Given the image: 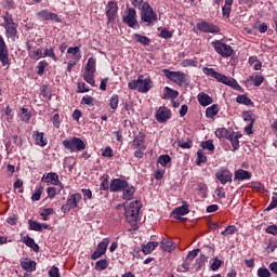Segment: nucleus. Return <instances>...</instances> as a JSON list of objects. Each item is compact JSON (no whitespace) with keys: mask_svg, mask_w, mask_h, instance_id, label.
Listing matches in <instances>:
<instances>
[{"mask_svg":"<svg viewBox=\"0 0 277 277\" xmlns=\"http://www.w3.org/2000/svg\"><path fill=\"white\" fill-rule=\"evenodd\" d=\"M128 182L122 179H115L110 183V192H122L127 187Z\"/></svg>","mask_w":277,"mask_h":277,"instance_id":"nucleus-16","label":"nucleus"},{"mask_svg":"<svg viewBox=\"0 0 277 277\" xmlns=\"http://www.w3.org/2000/svg\"><path fill=\"white\" fill-rule=\"evenodd\" d=\"M50 277H60V268L57 266H52L49 271Z\"/></svg>","mask_w":277,"mask_h":277,"instance_id":"nucleus-57","label":"nucleus"},{"mask_svg":"<svg viewBox=\"0 0 277 277\" xmlns=\"http://www.w3.org/2000/svg\"><path fill=\"white\" fill-rule=\"evenodd\" d=\"M94 72L95 71L84 70L83 79L84 81H87V83H90V85H95Z\"/></svg>","mask_w":277,"mask_h":277,"instance_id":"nucleus-35","label":"nucleus"},{"mask_svg":"<svg viewBox=\"0 0 277 277\" xmlns=\"http://www.w3.org/2000/svg\"><path fill=\"white\" fill-rule=\"evenodd\" d=\"M217 111H220L217 104H213L206 109V116L207 118H213L214 116H217Z\"/></svg>","mask_w":277,"mask_h":277,"instance_id":"nucleus-33","label":"nucleus"},{"mask_svg":"<svg viewBox=\"0 0 277 277\" xmlns=\"http://www.w3.org/2000/svg\"><path fill=\"white\" fill-rule=\"evenodd\" d=\"M199 252H200V249H195V250L188 252L184 263L182 264V267H183V269H185V272L189 271V267L192 266L194 259H196V256H198Z\"/></svg>","mask_w":277,"mask_h":277,"instance_id":"nucleus-15","label":"nucleus"},{"mask_svg":"<svg viewBox=\"0 0 277 277\" xmlns=\"http://www.w3.org/2000/svg\"><path fill=\"white\" fill-rule=\"evenodd\" d=\"M140 209H142V202L140 200L132 201L129 205H124L126 220L127 222H129V224H131V226H135V224H137Z\"/></svg>","mask_w":277,"mask_h":277,"instance_id":"nucleus-1","label":"nucleus"},{"mask_svg":"<svg viewBox=\"0 0 277 277\" xmlns=\"http://www.w3.org/2000/svg\"><path fill=\"white\" fill-rule=\"evenodd\" d=\"M132 5H134V8H137L138 10L144 9V4H148V2L144 1V0H130Z\"/></svg>","mask_w":277,"mask_h":277,"instance_id":"nucleus-53","label":"nucleus"},{"mask_svg":"<svg viewBox=\"0 0 277 277\" xmlns=\"http://www.w3.org/2000/svg\"><path fill=\"white\" fill-rule=\"evenodd\" d=\"M215 135L219 140H228L230 134L226 128H220L215 131Z\"/></svg>","mask_w":277,"mask_h":277,"instance_id":"nucleus-32","label":"nucleus"},{"mask_svg":"<svg viewBox=\"0 0 277 277\" xmlns=\"http://www.w3.org/2000/svg\"><path fill=\"white\" fill-rule=\"evenodd\" d=\"M239 137H241V134L232 132L229 133V136L227 140H229L234 150H239Z\"/></svg>","mask_w":277,"mask_h":277,"instance_id":"nucleus-23","label":"nucleus"},{"mask_svg":"<svg viewBox=\"0 0 277 277\" xmlns=\"http://www.w3.org/2000/svg\"><path fill=\"white\" fill-rule=\"evenodd\" d=\"M153 88V80L150 78H145L144 76H138V92L142 94H146Z\"/></svg>","mask_w":277,"mask_h":277,"instance_id":"nucleus-13","label":"nucleus"},{"mask_svg":"<svg viewBox=\"0 0 277 277\" xmlns=\"http://www.w3.org/2000/svg\"><path fill=\"white\" fill-rule=\"evenodd\" d=\"M230 10H232V6H228L226 4H224V6L222 8V12H223V16L225 18H229L230 16Z\"/></svg>","mask_w":277,"mask_h":277,"instance_id":"nucleus-63","label":"nucleus"},{"mask_svg":"<svg viewBox=\"0 0 277 277\" xmlns=\"http://www.w3.org/2000/svg\"><path fill=\"white\" fill-rule=\"evenodd\" d=\"M242 118L246 122H253L254 123V119L252 118V113H250V111L242 113Z\"/></svg>","mask_w":277,"mask_h":277,"instance_id":"nucleus-61","label":"nucleus"},{"mask_svg":"<svg viewBox=\"0 0 277 277\" xmlns=\"http://www.w3.org/2000/svg\"><path fill=\"white\" fill-rule=\"evenodd\" d=\"M181 66L183 68H187L189 66H193L196 68V66H198V61L192 60V58H186L184 61L181 62Z\"/></svg>","mask_w":277,"mask_h":277,"instance_id":"nucleus-40","label":"nucleus"},{"mask_svg":"<svg viewBox=\"0 0 277 277\" xmlns=\"http://www.w3.org/2000/svg\"><path fill=\"white\" fill-rule=\"evenodd\" d=\"M133 40H135V42H138L140 44H143L144 47H148V44H150V39L140 34H135L133 36Z\"/></svg>","mask_w":277,"mask_h":277,"instance_id":"nucleus-30","label":"nucleus"},{"mask_svg":"<svg viewBox=\"0 0 277 277\" xmlns=\"http://www.w3.org/2000/svg\"><path fill=\"white\" fill-rule=\"evenodd\" d=\"M132 148L134 150H146V145H144V138L143 137H135L132 142Z\"/></svg>","mask_w":277,"mask_h":277,"instance_id":"nucleus-28","label":"nucleus"},{"mask_svg":"<svg viewBox=\"0 0 277 277\" xmlns=\"http://www.w3.org/2000/svg\"><path fill=\"white\" fill-rule=\"evenodd\" d=\"M177 146H180V148H192V140H179Z\"/></svg>","mask_w":277,"mask_h":277,"instance_id":"nucleus-48","label":"nucleus"},{"mask_svg":"<svg viewBox=\"0 0 277 277\" xmlns=\"http://www.w3.org/2000/svg\"><path fill=\"white\" fill-rule=\"evenodd\" d=\"M170 116H172V114L168 109V107L161 106L156 113V120L158 122H167L168 120H170Z\"/></svg>","mask_w":277,"mask_h":277,"instance_id":"nucleus-14","label":"nucleus"},{"mask_svg":"<svg viewBox=\"0 0 277 277\" xmlns=\"http://www.w3.org/2000/svg\"><path fill=\"white\" fill-rule=\"evenodd\" d=\"M109 238H104L96 247V250L91 255L92 261H96V259H101L107 252V247L109 246Z\"/></svg>","mask_w":277,"mask_h":277,"instance_id":"nucleus-9","label":"nucleus"},{"mask_svg":"<svg viewBox=\"0 0 277 277\" xmlns=\"http://www.w3.org/2000/svg\"><path fill=\"white\" fill-rule=\"evenodd\" d=\"M118 103H120V97L118 95H113L109 102V107L116 110L118 109Z\"/></svg>","mask_w":277,"mask_h":277,"instance_id":"nucleus-44","label":"nucleus"},{"mask_svg":"<svg viewBox=\"0 0 277 277\" xmlns=\"http://www.w3.org/2000/svg\"><path fill=\"white\" fill-rule=\"evenodd\" d=\"M4 29L6 31L8 38H11V40L16 38V24L10 15L4 16Z\"/></svg>","mask_w":277,"mask_h":277,"instance_id":"nucleus-8","label":"nucleus"},{"mask_svg":"<svg viewBox=\"0 0 277 277\" xmlns=\"http://www.w3.org/2000/svg\"><path fill=\"white\" fill-rule=\"evenodd\" d=\"M252 173L243 169H239L234 173V181H250Z\"/></svg>","mask_w":277,"mask_h":277,"instance_id":"nucleus-18","label":"nucleus"},{"mask_svg":"<svg viewBox=\"0 0 277 277\" xmlns=\"http://www.w3.org/2000/svg\"><path fill=\"white\" fill-rule=\"evenodd\" d=\"M187 213H189V205H187L185 201L183 202V206L173 210V215H175L176 220H179L181 215H187Z\"/></svg>","mask_w":277,"mask_h":277,"instance_id":"nucleus-21","label":"nucleus"},{"mask_svg":"<svg viewBox=\"0 0 277 277\" xmlns=\"http://www.w3.org/2000/svg\"><path fill=\"white\" fill-rule=\"evenodd\" d=\"M23 241H24V243H26V246H28V248H31L34 250V252L40 251V247L36 243L34 238L26 236V237H24Z\"/></svg>","mask_w":277,"mask_h":277,"instance_id":"nucleus-27","label":"nucleus"},{"mask_svg":"<svg viewBox=\"0 0 277 277\" xmlns=\"http://www.w3.org/2000/svg\"><path fill=\"white\" fill-rule=\"evenodd\" d=\"M203 72L205 75H207L208 77H212V79H216V81H219L220 83H224L225 85H229L230 88H234V90H239V83H237V81L233 78H228L225 75H222L217 71H215V69L213 68H203Z\"/></svg>","mask_w":277,"mask_h":277,"instance_id":"nucleus-2","label":"nucleus"},{"mask_svg":"<svg viewBox=\"0 0 277 277\" xmlns=\"http://www.w3.org/2000/svg\"><path fill=\"white\" fill-rule=\"evenodd\" d=\"M109 267V262L107 260H100L95 263V269L97 272H103V269H107Z\"/></svg>","mask_w":277,"mask_h":277,"instance_id":"nucleus-37","label":"nucleus"},{"mask_svg":"<svg viewBox=\"0 0 277 277\" xmlns=\"http://www.w3.org/2000/svg\"><path fill=\"white\" fill-rule=\"evenodd\" d=\"M197 29H199V31H203L205 34H220V27L207 22L198 23Z\"/></svg>","mask_w":277,"mask_h":277,"instance_id":"nucleus-12","label":"nucleus"},{"mask_svg":"<svg viewBox=\"0 0 277 277\" xmlns=\"http://www.w3.org/2000/svg\"><path fill=\"white\" fill-rule=\"evenodd\" d=\"M83 105H94V97L87 95L82 97Z\"/></svg>","mask_w":277,"mask_h":277,"instance_id":"nucleus-60","label":"nucleus"},{"mask_svg":"<svg viewBox=\"0 0 277 277\" xmlns=\"http://www.w3.org/2000/svg\"><path fill=\"white\" fill-rule=\"evenodd\" d=\"M28 55H29V57H30L31 60H36V61L41 60V57H43V53H42L41 48H38L37 50L30 51V52L28 53Z\"/></svg>","mask_w":277,"mask_h":277,"instance_id":"nucleus-36","label":"nucleus"},{"mask_svg":"<svg viewBox=\"0 0 277 277\" xmlns=\"http://www.w3.org/2000/svg\"><path fill=\"white\" fill-rule=\"evenodd\" d=\"M250 81H252V83H253V85H255V88H259V85H261V83H263L265 81V78L261 75H255V76L250 77Z\"/></svg>","mask_w":277,"mask_h":277,"instance_id":"nucleus-38","label":"nucleus"},{"mask_svg":"<svg viewBox=\"0 0 277 277\" xmlns=\"http://www.w3.org/2000/svg\"><path fill=\"white\" fill-rule=\"evenodd\" d=\"M47 194L49 198H55V196H57V188L55 187H48L47 188Z\"/></svg>","mask_w":277,"mask_h":277,"instance_id":"nucleus-56","label":"nucleus"},{"mask_svg":"<svg viewBox=\"0 0 277 277\" xmlns=\"http://www.w3.org/2000/svg\"><path fill=\"white\" fill-rule=\"evenodd\" d=\"M78 92H90V87L85 84V82L78 83Z\"/></svg>","mask_w":277,"mask_h":277,"instance_id":"nucleus-58","label":"nucleus"},{"mask_svg":"<svg viewBox=\"0 0 277 277\" xmlns=\"http://www.w3.org/2000/svg\"><path fill=\"white\" fill-rule=\"evenodd\" d=\"M41 181L48 185H60V175H57V173L50 172L47 175H43Z\"/></svg>","mask_w":277,"mask_h":277,"instance_id":"nucleus-17","label":"nucleus"},{"mask_svg":"<svg viewBox=\"0 0 277 277\" xmlns=\"http://www.w3.org/2000/svg\"><path fill=\"white\" fill-rule=\"evenodd\" d=\"M43 57H51L54 62H57V56L55 55V50L53 48L45 49L43 53Z\"/></svg>","mask_w":277,"mask_h":277,"instance_id":"nucleus-42","label":"nucleus"},{"mask_svg":"<svg viewBox=\"0 0 277 277\" xmlns=\"http://www.w3.org/2000/svg\"><path fill=\"white\" fill-rule=\"evenodd\" d=\"M198 103L201 104L202 107H207L213 103V97L209 96V94L201 92L197 96Z\"/></svg>","mask_w":277,"mask_h":277,"instance_id":"nucleus-20","label":"nucleus"},{"mask_svg":"<svg viewBox=\"0 0 277 277\" xmlns=\"http://www.w3.org/2000/svg\"><path fill=\"white\" fill-rule=\"evenodd\" d=\"M123 23L129 27H136L137 25V12L133 8L126 10L123 15Z\"/></svg>","mask_w":277,"mask_h":277,"instance_id":"nucleus-7","label":"nucleus"},{"mask_svg":"<svg viewBox=\"0 0 277 277\" xmlns=\"http://www.w3.org/2000/svg\"><path fill=\"white\" fill-rule=\"evenodd\" d=\"M160 246L164 250V252H172L176 249L174 242L169 237L163 238L160 242Z\"/></svg>","mask_w":277,"mask_h":277,"instance_id":"nucleus-22","label":"nucleus"},{"mask_svg":"<svg viewBox=\"0 0 277 277\" xmlns=\"http://www.w3.org/2000/svg\"><path fill=\"white\" fill-rule=\"evenodd\" d=\"M201 146L206 150H211V153L215 150V145H213V141H206L201 144Z\"/></svg>","mask_w":277,"mask_h":277,"instance_id":"nucleus-50","label":"nucleus"},{"mask_svg":"<svg viewBox=\"0 0 277 277\" xmlns=\"http://www.w3.org/2000/svg\"><path fill=\"white\" fill-rule=\"evenodd\" d=\"M202 163H207V156L202 149L197 151V166H202Z\"/></svg>","mask_w":277,"mask_h":277,"instance_id":"nucleus-39","label":"nucleus"},{"mask_svg":"<svg viewBox=\"0 0 277 277\" xmlns=\"http://www.w3.org/2000/svg\"><path fill=\"white\" fill-rule=\"evenodd\" d=\"M79 202H81V194L76 193L70 196V198L67 200V203L71 209H77Z\"/></svg>","mask_w":277,"mask_h":277,"instance_id":"nucleus-25","label":"nucleus"},{"mask_svg":"<svg viewBox=\"0 0 277 277\" xmlns=\"http://www.w3.org/2000/svg\"><path fill=\"white\" fill-rule=\"evenodd\" d=\"M216 179L222 183V185H226V183H230L233 181V174L228 171H220L216 173Z\"/></svg>","mask_w":277,"mask_h":277,"instance_id":"nucleus-19","label":"nucleus"},{"mask_svg":"<svg viewBox=\"0 0 277 277\" xmlns=\"http://www.w3.org/2000/svg\"><path fill=\"white\" fill-rule=\"evenodd\" d=\"M222 267V261L215 259L214 262L211 264L212 272H217Z\"/></svg>","mask_w":277,"mask_h":277,"instance_id":"nucleus-62","label":"nucleus"},{"mask_svg":"<svg viewBox=\"0 0 277 277\" xmlns=\"http://www.w3.org/2000/svg\"><path fill=\"white\" fill-rule=\"evenodd\" d=\"M0 62L2 66H10V56L8 53V45H5V41L1 36H0Z\"/></svg>","mask_w":277,"mask_h":277,"instance_id":"nucleus-11","label":"nucleus"},{"mask_svg":"<svg viewBox=\"0 0 277 277\" xmlns=\"http://www.w3.org/2000/svg\"><path fill=\"white\" fill-rule=\"evenodd\" d=\"M63 146H65V148L71 153H79L81 150H85L87 145L85 142H83V140L80 137H72L63 141Z\"/></svg>","mask_w":277,"mask_h":277,"instance_id":"nucleus-4","label":"nucleus"},{"mask_svg":"<svg viewBox=\"0 0 277 277\" xmlns=\"http://www.w3.org/2000/svg\"><path fill=\"white\" fill-rule=\"evenodd\" d=\"M29 227H30V230H37V232L42 230V224L36 221H29Z\"/></svg>","mask_w":277,"mask_h":277,"instance_id":"nucleus-52","label":"nucleus"},{"mask_svg":"<svg viewBox=\"0 0 277 277\" xmlns=\"http://www.w3.org/2000/svg\"><path fill=\"white\" fill-rule=\"evenodd\" d=\"M170 161H172V158H170L169 155H162L158 158V163H160V166H162L163 168L168 167V163H170Z\"/></svg>","mask_w":277,"mask_h":277,"instance_id":"nucleus-41","label":"nucleus"},{"mask_svg":"<svg viewBox=\"0 0 277 277\" xmlns=\"http://www.w3.org/2000/svg\"><path fill=\"white\" fill-rule=\"evenodd\" d=\"M164 96H168L169 98H176V96H179V91H174L169 87L164 88Z\"/></svg>","mask_w":277,"mask_h":277,"instance_id":"nucleus-47","label":"nucleus"},{"mask_svg":"<svg viewBox=\"0 0 277 277\" xmlns=\"http://www.w3.org/2000/svg\"><path fill=\"white\" fill-rule=\"evenodd\" d=\"M21 120H23V122H29V120H31V113H29L27 108H22Z\"/></svg>","mask_w":277,"mask_h":277,"instance_id":"nucleus-45","label":"nucleus"},{"mask_svg":"<svg viewBox=\"0 0 277 277\" xmlns=\"http://www.w3.org/2000/svg\"><path fill=\"white\" fill-rule=\"evenodd\" d=\"M236 101L237 103H241L242 105H252V100H250L246 95H238Z\"/></svg>","mask_w":277,"mask_h":277,"instance_id":"nucleus-46","label":"nucleus"},{"mask_svg":"<svg viewBox=\"0 0 277 277\" xmlns=\"http://www.w3.org/2000/svg\"><path fill=\"white\" fill-rule=\"evenodd\" d=\"M106 16L108 18V23H115L116 18H118V3L110 1L106 5Z\"/></svg>","mask_w":277,"mask_h":277,"instance_id":"nucleus-10","label":"nucleus"},{"mask_svg":"<svg viewBox=\"0 0 277 277\" xmlns=\"http://www.w3.org/2000/svg\"><path fill=\"white\" fill-rule=\"evenodd\" d=\"M34 137L38 146H44L47 144V138H44V133L35 132Z\"/></svg>","mask_w":277,"mask_h":277,"instance_id":"nucleus-31","label":"nucleus"},{"mask_svg":"<svg viewBox=\"0 0 277 277\" xmlns=\"http://www.w3.org/2000/svg\"><path fill=\"white\" fill-rule=\"evenodd\" d=\"M52 213H53V209L48 208V209H43L40 215H42L44 222H47L49 221V215H51Z\"/></svg>","mask_w":277,"mask_h":277,"instance_id":"nucleus-55","label":"nucleus"},{"mask_svg":"<svg viewBox=\"0 0 277 277\" xmlns=\"http://www.w3.org/2000/svg\"><path fill=\"white\" fill-rule=\"evenodd\" d=\"M216 53L219 55H222V57H230L233 55V47L229 44L223 43L221 41H214L212 42Z\"/></svg>","mask_w":277,"mask_h":277,"instance_id":"nucleus-6","label":"nucleus"},{"mask_svg":"<svg viewBox=\"0 0 277 277\" xmlns=\"http://www.w3.org/2000/svg\"><path fill=\"white\" fill-rule=\"evenodd\" d=\"M84 70L89 72H96V60L94 57H90L88 60V64L84 67Z\"/></svg>","mask_w":277,"mask_h":277,"instance_id":"nucleus-34","label":"nucleus"},{"mask_svg":"<svg viewBox=\"0 0 277 277\" xmlns=\"http://www.w3.org/2000/svg\"><path fill=\"white\" fill-rule=\"evenodd\" d=\"M128 88H130V90H140V78H137V80H132L131 82H129Z\"/></svg>","mask_w":277,"mask_h":277,"instance_id":"nucleus-59","label":"nucleus"},{"mask_svg":"<svg viewBox=\"0 0 277 277\" xmlns=\"http://www.w3.org/2000/svg\"><path fill=\"white\" fill-rule=\"evenodd\" d=\"M237 233V227L235 225H229L221 233L224 237H227V235H235Z\"/></svg>","mask_w":277,"mask_h":277,"instance_id":"nucleus-43","label":"nucleus"},{"mask_svg":"<svg viewBox=\"0 0 277 277\" xmlns=\"http://www.w3.org/2000/svg\"><path fill=\"white\" fill-rule=\"evenodd\" d=\"M258 276L259 277H272V273L269 269L261 267L258 269Z\"/></svg>","mask_w":277,"mask_h":277,"instance_id":"nucleus-51","label":"nucleus"},{"mask_svg":"<svg viewBox=\"0 0 277 277\" xmlns=\"http://www.w3.org/2000/svg\"><path fill=\"white\" fill-rule=\"evenodd\" d=\"M266 233L269 235H277V225H271L266 228Z\"/></svg>","mask_w":277,"mask_h":277,"instance_id":"nucleus-64","label":"nucleus"},{"mask_svg":"<svg viewBox=\"0 0 277 277\" xmlns=\"http://www.w3.org/2000/svg\"><path fill=\"white\" fill-rule=\"evenodd\" d=\"M21 267L24 268L25 272H36V262L31 260L22 261Z\"/></svg>","mask_w":277,"mask_h":277,"instance_id":"nucleus-26","label":"nucleus"},{"mask_svg":"<svg viewBox=\"0 0 277 277\" xmlns=\"http://www.w3.org/2000/svg\"><path fill=\"white\" fill-rule=\"evenodd\" d=\"M162 72L169 81L176 83V85H183V83L187 81V75L183 71H170V69H163Z\"/></svg>","mask_w":277,"mask_h":277,"instance_id":"nucleus-5","label":"nucleus"},{"mask_svg":"<svg viewBox=\"0 0 277 277\" xmlns=\"http://www.w3.org/2000/svg\"><path fill=\"white\" fill-rule=\"evenodd\" d=\"M141 21L147 25H155L157 23V13H155V10H153L149 3L143 4V9H141Z\"/></svg>","mask_w":277,"mask_h":277,"instance_id":"nucleus-3","label":"nucleus"},{"mask_svg":"<svg viewBox=\"0 0 277 277\" xmlns=\"http://www.w3.org/2000/svg\"><path fill=\"white\" fill-rule=\"evenodd\" d=\"M157 246H159V242H156V241H151V242H148L147 245H143L142 252H144L145 254H150L151 252L155 251V248H157Z\"/></svg>","mask_w":277,"mask_h":277,"instance_id":"nucleus-29","label":"nucleus"},{"mask_svg":"<svg viewBox=\"0 0 277 277\" xmlns=\"http://www.w3.org/2000/svg\"><path fill=\"white\" fill-rule=\"evenodd\" d=\"M37 15L39 18H42V21H50L51 12L43 10L37 13Z\"/></svg>","mask_w":277,"mask_h":277,"instance_id":"nucleus-54","label":"nucleus"},{"mask_svg":"<svg viewBox=\"0 0 277 277\" xmlns=\"http://www.w3.org/2000/svg\"><path fill=\"white\" fill-rule=\"evenodd\" d=\"M122 192H123V200H133V196L135 195V187L129 186V184H127V186H124Z\"/></svg>","mask_w":277,"mask_h":277,"instance_id":"nucleus-24","label":"nucleus"},{"mask_svg":"<svg viewBox=\"0 0 277 277\" xmlns=\"http://www.w3.org/2000/svg\"><path fill=\"white\" fill-rule=\"evenodd\" d=\"M42 192H44V187L40 186L37 188L35 194L31 196V200L34 202H38V200H40V196H42Z\"/></svg>","mask_w":277,"mask_h":277,"instance_id":"nucleus-49","label":"nucleus"}]
</instances>
